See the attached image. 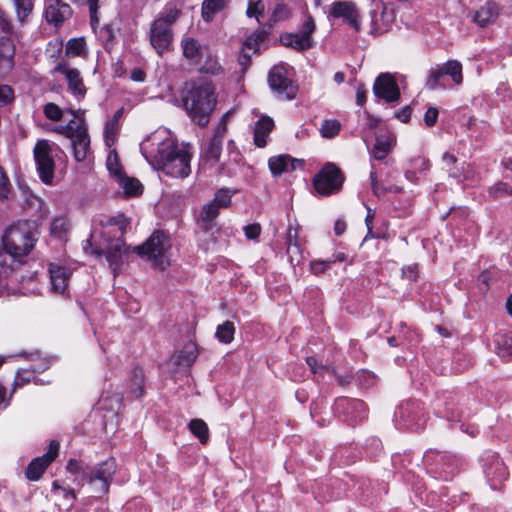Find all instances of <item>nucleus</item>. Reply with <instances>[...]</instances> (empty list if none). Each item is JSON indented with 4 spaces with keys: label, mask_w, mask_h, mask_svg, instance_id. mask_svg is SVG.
<instances>
[{
    "label": "nucleus",
    "mask_w": 512,
    "mask_h": 512,
    "mask_svg": "<svg viewBox=\"0 0 512 512\" xmlns=\"http://www.w3.org/2000/svg\"><path fill=\"white\" fill-rule=\"evenodd\" d=\"M43 113L47 119L52 121H60L63 117L62 109L52 102L45 104Z\"/></svg>",
    "instance_id": "09e8293b"
},
{
    "label": "nucleus",
    "mask_w": 512,
    "mask_h": 512,
    "mask_svg": "<svg viewBox=\"0 0 512 512\" xmlns=\"http://www.w3.org/2000/svg\"><path fill=\"white\" fill-rule=\"evenodd\" d=\"M117 131H118L117 119L113 118L112 120L108 121L105 125V140L108 145H109V142H114Z\"/></svg>",
    "instance_id": "13d9d810"
},
{
    "label": "nucleus",
    "mask_w": 512,
    "mask_h": 512,
    "mask_svg": "<svg viewBox=\"0 0 512 512\" xmlns=\"http://www.w3.org/2000/svg\"><path fill=\"white\" fill-rule=\"evenodd\" d=\"M443 77L444 73L441 65H437L436 67L431 68L426 79V87L429 90H435L438 87H443L441 83Z\"/></svg>",
    "instance_id": "ea45409f"
},
{
    "label": "nucleus",
    "mask_w": 512,
    "mask_h": 512,
    "mask_svg": "<svg viewBox=\"0 0 512 512\" xmlns=\"http://www.w3.org/2000/svg\"><path fill=\"white\" fill-rule=\"evenodd\" d=\"M335 263V260H314L310 262V270L315 275H320L325 273L327 269L331 267V265Z\"/></svg>",
    "instance_id": "8fccbe9b"
},
{
    "label": "nucleus",
    "mask_w": 512,
    "mask_h": 512,
    "mask_svg": "<svg viewBox=\"0 0 512 512\" xmlns=\"http://www.w3.org/2000/svg\"><path fill=\"white\" fill-rule=\"evenodd\" d=\"M183 105L192 121L205 127L216 106L213 86L208 83L193 84L183 97Z\"/></svg>",
    "instance_id": "7ed1b4c3"
},
{
    "label": "nucleus",
    "mask_w": 512,
    "mask_h": 512,
    "mask_svg": "<svg viewBox=\"0 0 512 512\" xmlns=\"http://www.w3.org/2000/svg\"><path fill=\"white\" fill-rule=\"evenodd\" d=\"M367 90L363 84L358 85L356 89V103L363 106L366 102Z\"/></svg>",
    "instance_id": "774afa93"
},
{
    "label": "nucleus",
    "mask_w": 512,
    "mask_h": 512,
    "mask_svg": "<svg viewBox=\"0 0 512 512\" xmlns=\"http://www.w3.org/2000/svg\"><path fill=\"white\" fill-rule=\"evenodd\" d=\"M142 155L156 170L174 178H186L191 173L189 145H178L164 132H154L140 145Z\"/></svg>",
    "instance_id": "f257e3e1"
},
{
    "label": "nucleus",
    "mask_w": 512,
    "mask_h": 512,
    "mask_svg": "<svg viewBox=\"0 0 512 512\" xmlns=\"http://www.w3.org/2000/svg\"><path fill=\"white\" fill-rule=\"evenodd\" d=\"M191 433L199 439L202 444L209 440V428L202 419H192L189 423Z\"/></svg>",
    "instance_id": "c9c22d12"
},
{
    "label": "nucleus",
    "mask_w": 512,
    "mask_h": 512,
    "mask_svg": "<svg viewBox=\"0 0 512 512\" xmlns=\"http://www.w3.org/2000/svg\"><path fill=\"white\" fill-rule=\"evenodd\" d=\"M314 30H315L314 20H313L312 16L308 15L306 17L305 21L303 22L301 31L299 33H301L303 36L308 37L309 39H312L311 35L314 32Z\"/></svg>",
    "instance_id": "680f3d73"
},
{
    "label": "nucleus",
    "mask_w": 512,
    "mask_h": 512,
    "mask_svg": "<svg viewBox=\"0 0 512 512\" xmlns=\"http://www.w3.org/2000/svg\"><path fill=\"white\" fill-rule=\"evenodd\" d=\"M98 2H99V0H87L92 25L98 24V22H99V19L97 16V12H98V8H99Z\"/></svg>",
    "instance_id": "69168bd1"
},
{
    "label": "nucleus",
    "mask_w": 512,
    "mask_h": 512,
    "mask_svg": "<svg viewBox=\"0 0 512 512\" xmlns=\"http://www.w3.org/2000/svg\"><path fill=\"white\" fill-rule=\"evenodd\" d=\"M60 449V444L57 440H52L49 443L47 452L35 459H33L25 470L26 477L31 481H37L41 478L47 467L56 459Z\"/></svg>",
    "instance_id": "1a4fd4ad"
},
{
    "label": "nucleus",
    "mask_w": 512,
    "mask_h": 512,
    "mask_svg": "<svg viewBox=\"0 0 512 512\" xmlns=\"http://www.w3.org/2000/svg\"><path fill=\"white\" fill-rule=\"evenodd\" d=\"M442 161H443V165L444 167L447 169V171L449 172V175L451 177H458L459 174L457 173V171H455L452 166L455 165L457 163V158L453 155V154H450L448 152H445L442 156Z\"/></svg>",
    "instance_id": "bf43d9fd"
},
{
    "label": "nucleus",
    "mask_w": 512,
    "mask_h": 512,
    "mask_svg": "<svg viewBox=\"0 0 512 512\" xmlns=\"http://www.w3.org/2000/svg\"><path fill=\"white\" fill-rule=\"evenodd\" d=\"M441 66L444 76H450L456 85H460L463 82L462 64L459 61L449 60Z\"/></svg>",
    "instance_id": "72a5a7b5"
},
{
    "label": "nucleus",
    "mask_w": 512,
    "mask_h": 512,
    "mask_svg": "<svg viewBox=\"0 0 512 512\" xmlns=\"http://www.w3.org/2000/svg\"><path fill=\"white\" fill-rule=\"evenodd\" d=\"M344 182L341 170L333 163H327L314 177L315 190L324 196L338 192Z\"/></svg>",
    "instance_id": "423d86ee"
},
{
    "label": "nucleus",
    "mask_w": 512,
    "mask_h": 512,
    "mask_svg": "<svg viewBox=\"0 0 512 512\" xmlns=\"http://www.w3.org/2000/svg\"><path fill=\"white\" fill-rule=\"evenodd\" d=\"M34 158L40 179L51 184L54 178L55 162L51 154V146L47 140H39L34 147Z\"/></svg>",
    "instance_id": "6e6552de"
},
{
    "label": "nucleus",
    "mask_w": 512,
    "mask_h": 512,
    "mask_svg": "<svg viewBox=\"0 0 512 512\" xmlns=\"http://www.w3.org/2000/svg\"><path fill=\"white\" fill-rule=\"evenodd\" d=\"M33 373L28 370L18 371L14 384L16 386H23L31 381Z\"/></svg>",
    "instance_id": "0e129e2a"
},
{
    "label": "nucleus",
    "mask_w": 512,
    "mask_h": 512,
    "mask_svg": "<svg viewBox=\"0 0 512 512\" xmlns=\"http://www.w3.org/2000/svg\"><path fill=\"white\" fill-rule=\"evenodd\" d=\"M274 128V121L268 117H261L254 128V143L257 147L263 148L267 145L268 135Z\"/></svg>",
    "instance_id": "aec40b11"
},
{
    "label": "nucleus",
    "mask_w": 512,
    "mask_h": 512,
    "mask_svg": "<svg viewBox=\"0 0 512 512\" xmlns=\"http://www.w3.org/2000/svg\"><path fill=\"white\" fill-rule=\"evenodd\" d=\"M130 394L134 398H139L144 393V371L141 368H135L130 378Z\"/></svg>",
    "instance_id": "473e14b6"
},
{
    "label": "nucleus",
    "mask_w": 512,
    "mask_h": 512,
    "mask_svg": "<svg viewBox=\"0 0 512 512\" xmlns=\"http://www.w3.org/2000/svg\"><path fill=\"white\" fill-rule=\"evenodd\" d=\"M181 47L183 49V55L188 60H196V58L201 54L202 46L201 44L194 38L187 37L181 41Z\"/></svg>",
    "instance_id": "f704fd0d"
},
{
    "label": "nucleus",
    "mask_w": 512,
    "mask_h": 512,
    "mask_svg": "<svg viewBox=\"0 0 512 512\" xmlns=\"http://www.w3.org/2000/svg\"><path fill=\"white\" fill-rule=\"evenodd\" d=\"M281 41L285 46L292 47L298 51H305L313 46L312 39L303 36L301 33L283 35Z\"/></svg>",
    "instance_id": "a878e982"
},
{
    "label": "nucleus",
    "mask_w": 512,
    "mask_h": 512,
    "mask_svg": "<svg viewBox=\"0 0 512 512\" xmlns=\"http://www.w3.org/2000/svg\"><path fill=\"white\" fill-rule=\"evenodd\" d=\"M127 251L128 248L120 240L116 241L106 251V259L114 272L121 266L123 254L127 253Z\"/></svg>",
    "instance_id": "b1692460"
},
{
    "label": "nucleus",
    "mask_w": 512,
    "mask_h": 512,
    "mask_svg": "<svg viewBox=\"0 0 512 512\" xmlns=\"http://www.w3.org/2000/svg\"><path fill=\"white\" fill-rule=\"evenodd\" d=\"M182 14V9L180 4L177 1L168 2L159 16L155 20H162L163 24H166L167 27L171 28V26L179 19Z\"/></svg>",
    "instance_id": "393cba45"
},
{
    "label": "nucleus",
    "mask_w": 512,
    "mask_h": 512,
    "mask_svg": "<svg viewBox=\"0 0 512 512\" xmlns=\"http://www.w3.org/2000/svg\"><path fill=\"white\" fill-rule=\"evenodd\" d=\"M68 226L69 224L65 218L58 217L52 221L50 230L54 236L62 238L66 234Z\"/></svg>",
    "instance_id": "de8ad7c7"
},
{
    "label": "nucleus",
    "mask_w": 512,
    "mask_h": 512,
    "mask_svg": "<svg viewBox=\"0 0 512 512\" xmlns=\"http://www.w3.org/2000/svg\"><path fill=\"white\" fill-rule=\"evenodd\" d=\"M74 118L71 119L66 125H58L53 131L63 135L69 139L79 138L88 132L85 119L83 117H77L74 110H69Z\"/></svg>",
    "instance_id": "dca6fc26"
},
{
    "label": "nucleus",
    "mask_w": 512,
    "mask_h": 512,
    "mask_svg": "<svg viewBox=\"0 0 512 512\" xmlns=\"http://www.w3.org/2000/svg\"><path fill=\"white\" fill-rule=\"evenodd\" d=\"M15 54V48L12 41L9 38H2L0 40V59L7 60L9 63Z\"/></svg>",
    "instance_id": "a18cd8bd"
},
{
    "label": "nucleus",
    "mask_w": 512,
    "mask_h": 512,
    "mask_svg": "<svg viewBox=\"0 0 512 512\" xmlns=\"http://www.w3.org/2000/svg\"><path fill=\"white\" fill-rule=\"evenodd\" d=\"M411 114H412V109L409 105H407L404 108H402L400 111H398L395 114V117L397 119H399L401 122L407 123L411 118Z\"/></svg>",
    "instance_id": "338daca9"
},
{
    "label": "nucleus",
    "mask_w": 512,
    "mask_h": 512,
    "mask_svg": "<svg viewBox=\"0 0 512 512\" xmlns=\"http://www.w3.org/2000/svg\"><path fill=\"white\" fill-rule=\"evenodd\" d=\"M289 17V10L285 4L279 3L275 6L271 17L270 22L271 24L276 23L278 21L287 19Z\"/></svg>",
    "instance_id": "3c124183"
},
{
    "label": "nucleus",
    "mask_w": 512,
    "mask_h": 512,
    "mask_svg": "<svg viewBox=\"0 0 512 512\" xmlns=\"http://www.w3.org/2000/svg\"><path fill=\"white\" fill-rule=\"evenodd\" d=\"M234 334H235L234 323L231 321H225L224 323L220 324L217 327L215 336L220 342L229 344L233 341Z\"/></svg>",
    "instance_id": "e433bc0d"
},
{
    "label": "nucleus",
    "mask_w": 512,
    "mask_h": 512,
    "mask_svg": "<svg viewBox=\"0 0 512 512\" xmlns=\"http://www.w3.org/2000/svg\"><path fill=\"white\" fill-rule=\"evenodd\" d=\"M149 40L156 53L161 56L171 49L173 31L162 20H154L150 27Z\"/></svg>",
    "instance_id": "9d476101"
},
{
    "label": "nucleus",
    "mask_w": 512,
    "mask_h": 512,
    "mask_svg": "<svg viewBox=\"0 0 512 512\" xmlns=\"http://www.w3.org/2000/svg\"><path fill=\"white\" fill-rule=\"evenodd\" d=\"M337 407L345 408L347 410V414L351 415V421L353 422L362 421L366 417V405L361 400L339 399L337 401Z\"/></svg>",
    "instance_id": "412c9836"
},
{
    "label": "nucleus",
    "mask_w": 512,
    "mask_h": 512,
    "mask_svg": "<svg viewBox=\"0 0 512 512\" xmlns=\"http://www.w3.org/2000/svg\"><path fill=\"white\" fill-rule=\"evenodd\" d=\"M14 100V92L8 85H0V107L10 104Z\"/></svg>",
    "instance_id": "4d7b16f0"
},
{
    "label": "nucleus",
    "mask_w": 512,
    "mask_h": 512,
    "mask_svg": "<svg viewBox=\"0 0 512 512\" xmlns=\"http://www.w3.org/2000/svg\"><path fill=\"white\" fill-rule=\"evenodd\" d=\"M395 137L387 132L376 137V143L372 149V155L376 160H383L391 151Z\"/></svg>",
    "instance_id": "5701e85b"
},
{
    "label": "nucleus",
    "mask_w": 512,
    "mask_h": 512,
    "mask_svg": "<svg viewBox=\"0 0 512 512\" xmlns=\"http://www.w3.org/2000/svg\"><path fill=\"white\" fill-rule=\"evenodd\" d=\"M66 470L73 475L81 474L79 483H82L85 480L88 466L85 465L82 461L70 459L67 463Z\"/></svg>",
    "instance_id": "c03bdc74"
},
{
    "label": "nucleus",
    "mask_w": 512,
    "mask_h": 512,
    "mask_svg": "<svg viewBox=\"0 0 512 512\" xmlns=\"http://www.w3.org/2000/svg\"><path fill=\"white\" fill-rule=\"evenodd\" d=\"M340 129H341V124L338 120L326 119L323 121V123L321 125L320 133H321L322 137L331 139L339 134Z\"/></svg>",
    "instance_id": "79ce46f5"
},
{
    "label": "nucleus",
    "mask_w": 512,
    "mask_h": 512,
    "mask_svg": "<svg viewBox=\"0 0 512 512\" xmlns=\"http://www.w3.org/2000/svg\"><path fill=\"white\" fill-rule=\"evenodd\" d=\"M107 224L117 226L119 232L121 234H124L126 232V228L130 224V220L124 214H119L117 216L109 218Z\"/></svg>",
    "instance_id": "603ef678"
},
{
    "label": "nucleus",
    "mask_w": 512,
    "mask_h": 512,
    "mask_svg": "<svg viewBox=\"0 0 512 512\" xmlns=\"http://www.w3.org/2000/svg\"><path fill=\"white\" fill-rule=\"evenodd\" d=\"M72 8L63 0H45L44 3V16L48 23L53 24L55 27H60L62 24L71 18Z\"/></svg>",
    "instance_id": "ddd939ff"
},
{
    "label": "nucleus",
    "mask_w": 512,
    "mask_h": 512,
    "mask_svg": "<svg viewBox=\"0 0 512 512\" xmlns=\"http://www.w3.org/2000/svg\"><path fill=\"white\" fill-rule=\"evenodd\" d=\"M370 179H371V187H372V191L373 193L378 197L380 198L381 196H383L384 194H386L387 192H390L392 191V188H387L385 187L383 184H381L380 182H378L377 180V176H376V172L372 171L370 173Z\"/></svg>",
    "instance_id": "864d4df0"
},
{
    "label": "nucleus",
    "mask_w": 512,
    "mask_h": 512,
    "mask_svg": "<svg viewBox=\"0 0 512 512\" xmlns=\"http://www.w3.org/2000/svg\"><path fill=\"white\" fill-rule=\"evenodd\" d=\"M496 353L505 359L512 355V334L497 333L494 338Z\"/></svg>",
    "instance_id": "c756f323"
},
{
    "label": "nucleus",
    "mask_w": 512,
    "mask_h": 512,
    "mask_svg": "<svg viewBox=\"0 0 512 512\" xmlns=\"http://www.w3.org/2000/svg\"><path fill=\"white\" fill-rule=\"evenodd\" d=\"M303 160L292 158L289 155L273 156L268 160V166L274 176H280L284 172L294 171L303 165Z\"/></svg>",
    "instance_id": "f3484780"
},
{
    "label": "nucleus",
    "mask_w": 512,
    "mask_h": 512,
    "mask_svg": "<svg viewBox=\"0 0 512 512\" xmlns=\"http://www.w3.org/2000/svg\"><path fill=\"white\" fill-rule=\"evenodd\" d=\"M85 46L84 38L70 39L66 44L65 53L70 57L80 56L85 52Z\"/></svg>",
    "instance_id": "37998d69"
},
{
    "label": "nucleus",
    "mask_w": 512,
    "mask_h": 512,
    "mask_svg": "<svg viewBox=\"0 0 512 512\" xmlns=\"http://www.w3.org/2000/svg\"><path fill=\"white\" fill-rule=\"evenodd\" d=\"M486 476L493 482V485L501 483L508 477V471L502 461L496 458L493 463L485 469Z\"/></svg>",
    "instance_id": "bb28decb"
},
{
    "label": "nucleus",
    "mask_w": 512,
    "mask_h": 512,
    "mask_svg": "<svg viewBox=\"0 0 512 512\" xmlns=\"http://www.w3.org/2000/svg\"><path fill=\"white\" fill-rule=\"evenodd\" d=\"M197 356L198 351L196 344L188 342L175 356V362L177 365L188 367L196 360Z\"/></svg>",
    "instance_id": "cd10ccee"
},
{
    "label": "nucleus",
    "mask_w": 512,
    "mask_h": 512,
    "mask_svg": "<svg viewBox=\"0 0 512 512\" xmlns=\"http://www.w3.org/2000/svg\"><path fill=\"white\" fill-rule=\"evenodd\" d=\"M116 469L115 459L109 458L93 468L88 467L84 481L93 486L95 493L100 495L106 494L109 491Z\"/></svg>",
    "instance_id": "39448f33"
},
{
    "label": "nucleus",
    "mask_w": 512,
    "mask_h": 512,
    "mask_svg": "<svg viewBox=\"0 0 512 512\" xmlns=\"http://www.w3.org/2000/svg\"><path fill=\"white\" fill-rule=\"evenodd\" d=\"M133 251L150 261L154 267L163 270L168 265L163 232L155 231L142 245L135 246Z\"/></svg>",
    "instance_id": "20e7f679"
},
{
    "label": "nucleus",
    "mask_w": 512,
    "mask_h": 512,
    "mask_svg": "<svg viewBox=\"0 0 512 512\" xmlns=\"http://www.w3.org/2000/svg\"><path fill=\"white\" fill-rule=\"evenodd\" d=\"M244 233L248 239H257L261 233V226L258 223L246 225L244 227Z\"/></svg>",
    "instance_id": "e2e57ef3"
},
{
    "label": "nucleus",
    "mask_w": 512,
    "mask_h": 512,
    "mask_svg": "<svg viewBox=\"0 0 512 512\" xmlns=\"http://www.w3.org/2000/svg\"><path fill=\"white\" fill-rule=\"evenodd\" d=\"M268 83L281 100H292L297 95L298 86L287 77L285 69L281 66H275L270 70Z\"/></svg>",
    "instance_id": "0eeeda50"
},
{
    "label": "nucleus",
    "mask_w": 512,
    "mask_h": 512,
    "mask_svg": "<svg viewBox=\"0 0 512 512\" xmlns=\"http://www.w3.org/2000/svg\"><path fill=\"white\" fill-rule=\"evenodd\" d=\"M490 194L494 197L512 196V188L507 183L498 182L490 189Z\"/></svg>",
    "instance_id": "5fc2aeb1"
},
{
    "label": "nucleus",
    "mask_w": 512,
    "mask_h": 512,
    "mask_svg": "<svg viewBox=\"0 0 512 512\" xmlns=\"http://www.w3.org/2000/svg\"><path fill=\"white\" fill-rule=\"evenodd\" d=\"M71 144L75 160L78 162L84 161L90 149V138L88 132L79 138L71 139Z\"/></svg>",
    "instance_id": "c85d7f7f"
},
{
    "label": "nucleus",
    "mask_w": 512,
    "mask_h": 512,
    "mask_svg": "<svg viewBox=\"0 0 512 512\" xmlns=\"http://www.w3.org/2000/svg\"><path fill=\"white\" fill-rule=\"evenodd\" d=\"M50 281L55 293L64 294L68 287V281L71 276L69 269L51 263L49 266Z\"/></svg>",
    "instance_id": "6ab92c4d"
},
{
    "label": "nucleus",
    "mask_w": 512,
    "mask_h": 512,
    "mask_svg": "<svg viewBox=\"0 0 512 512\" xmlns=\"http://www.w3.org/2000/svg\"><path fill=\"white\" fill-rule=\"evenodd\" d=\"M226 7L225 0H203L201 15L204 21L211 22L214 16Z\"/></svg>",
    "instance_id": "7c9ffc66"
},
{
    "label": "nucleus",
    "mask_w": 512,
    "mask_h": 512,
    "mask_svg": "<svg viewBox=\"0 0 512 512\" xmlns=\"http://www.w3.org/2000/svg\"><path fill=\"white\" fill-rule=\"evenodd\" d=\"M106 166L110 175L115 179V181L119 180L122 176L125 175L120 164L119 157L115 151H111L108 154Z\"/></svg>",
    "instance_id": "4c0bfd02"
},
{
    "label": "nucleus",
    "mask_w": 512,
    "mask_h": 512,
    "mask_svg": "<svg viewBox=\"0 0 512 512\" xmlns=\"http://www.w3.org/2000/svg\"><path fill=\"white\" fill-rule=\"evenodd\" d=\"M439 111L436 107H429L424 115L426 126L433 127L438 119Z\"/></svg>",
    "instance_id": "052dcab7"
},
{
    "label": "nucleus",
    "mask_w": 512,
    "mask_h": 512,
    "mask_svg": "<svg viewBox=\"0 0 512 512\" xmlns=\"http://www.w3.org/2000/svg\"><path fill=\"white\" fill-rule=\"evenodd\" d=\"M15 6L17 18L20 23H25L27 18L33 11V1L32 0H12Z\"/></svg>",
    "instance_id": "58836bf2"
},
{
    "label": "nucleus",
    "mask_w": 512,
    "mask_h": 512,
    "mask_svg": "<svg viewBox=\"0 0 512 512\" xmlns=\"http://www.w3.org/2000/svg\"><path fill=\"white\" fill-rule=\"evenodd\" d=\"M329 16L335 19H342L355 31L361 28L360 13L353 1H336L331 4Z\"/></svg>",
    "instance_id": "9b49d317"
},
{
    "label": "nucleus",
    "mask_w": 512,
    "mask_h": 512,
    "mask_svg": "<svg viewBox=\"0 0 512 512\" xmlns=\"http://www.w3.org/2000/svg\"><path fill=\"white\" fill-rule=\"evenodd\" d=\"M373 92L376 97L387 102H395L400 99V90L395 79L388 73L380 74L374 83Z\"/></svg>",
    "instance_id": "4468645a"
},
{
    "label": "nucleus",
    "mask_w": 512,
    "mask_h": 512,
    "mask_svg": "<svg viewBox=\"0 0 512 512\" xmlns=\"http://www.w3.org/2000/svg\"><path fill=\"white\" fill-rule=\"evenodd\" d=\"M220 209L210 202L202 206L198 216L196 217V224L198 228L204 233L211 232L217 225V217Z\"/></svg>",
    "instance_id": "a211bd4d"
},
{
    "label": "nucleus",
    "mask_w": 512,
    "mask_h": 512,
    "mask_svg": "<svg viewBox=\"0 0 512 512\" xmlns=\"http://www.w3.org/2000/svg\"><path fill=\"white\" fill-rule=\"evenodd\" d=\"M116 182L123 188L127 197L138 196L143 192V186L141 182L136 178L127 177L124 175Z\"/></svg>",
    "instance_id": "2f4dec72"
},
{
    "label": "nucleus",
    "mask_w": 512,
    "mask_h": 512,
    "mask_svg": "<svg viewBox=\"0 0 512 512\" xmlns=\"http://www.w3.org/2000/svg\"><path fill=\"white\" fill-rule=\"evenodd\" d=\"M38 231L32 221L19 220L7 227L2 235L3 249L15 260H21L35 247Z\"/></svg>",
    "instance_id": "f03ea898"
},
{
    "label": "nucleus",
    "mask_w": 512,
    "mask_h": 512,
    "mask_svg": "<svg viewBox=\"0 0 512 512\" xmlns=\"http://www.w3.org/2000/svg\"><path fill=\"white\" fill-rule=\"evenodd\" d=\"M54 71L64 75L68 90L77 99H83L87 93V89L83 82L80 71L77 68L70 67L65 61H60L54 68Z\"/></svg>",
    "instance_id": "f8f14e48"
},
{
    "label": "nucleus",
    "mask_w": 512,
    "mask_h": 512,
    "mask_svg": "<svg viewBox=\"0 0 512 512\" xmlns=\"http://www.w3.org/2000/svg\"><path fill=\"white\" fill-rule=\"evenodd\" d=\"M210 203L215 205L218 209L227 208L231 203V195L228 190L220 189L216 192Z\"/></svg>",
    "instance_id": "49530a36"
},
{
    "label": "nucleus",
    "mask_w": 512,
    "mask_h": 512,
    "mask_svg": "<svg viewBox=\"0 0 512 512\" xmlns=\"http://www.w3.org/2000/svg\"><path fill=\"white\" fill-rule=\"evenodd\" d=\"M498 14V6L495 3L488 2L475 12L474 22L480 27H486L495 22Z\"/></svg>",
    "instance_id": "4be33fe9"
},
{
    "label": "nucleus",
    "mask_w": 512,
    "mask_h": 512,
    "mask_svg": "<svg viewBox=\"0 0 512 512\" xmlns=\"http://www.w3.org/2000/svg\"><path fill=\"white\" fill-rule=\"evenodd\" d=\"M226 133L227 125L225 117H223L217 125L213 137L210 139L209 144L204 152L205 160L212 161L213 163L219 161L222 152V144Z\"/></svg>",
    "instance_id": "2eb2a0df"
},
{
    "label": "nucleus",
    "mask_w": 512,
    "mask_h": 512,
    "mask_svg": "<svg viewBox=\"0 0 512 512\" xmlns=\"http://www.w3.org/2000/svg\"><path fill=\"white\" fill-rule=\"evenodd\" d=\"M265 9L264 2L262 0L249 1L246 14L248 17H258L262 15Z\"/></svg>",
    "instance_id": "6e6d98bb"
},
{
    "label": "nucleus",
    "mask_w": 512,
    "mask_h": 512,
    "mask_svg": "<svg viewBox=\"0 0 512 512\" xmlns=\"http://www.w3.org/2000/svg\"><path fill=\"white\" fill-rule=\"evenodd\" d=\"M268 36L269 32L265 29L256 30L246 39L244 45L246 48L256 51L260 44L264 43L268 39Z\"/></svg>",
    "instance_id": "a19ab883"
}]
</instances>
